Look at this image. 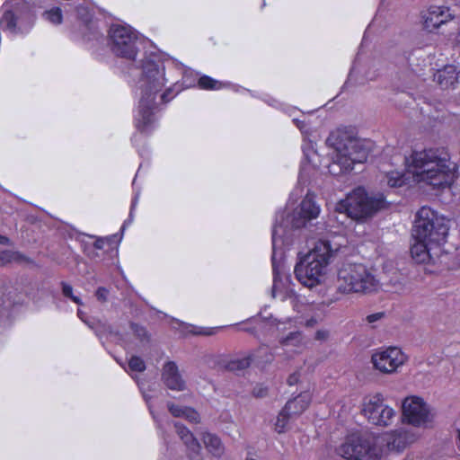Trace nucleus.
<instances>
[{
  "label": "nucleus",
  "mask_w": 460,
  "mask_h": 460,
  "mask_svg": "<svg viewBox=\"0 0 460 460\" xmlns=\"http://www.w3.org/2000/svg\"><path fill=\"white\" fill-rule=\"evenodd\" d=\"M411 253L416 262L423 263L428 260L439 258L442 253V246L433 245V243L429 241L414 240L411 247Z\"/></svg>",
  "instance_id": "nucleus-16"
},
{
  "label": "nucleus",
  "mask_w": 460,
  "mask_h": 460,
  "mask_svg": "<svg viewBox=\"0 0 460 460\" xmlns=\"http://www.w3.org/2000/svg\"><path fill=\"white\" fill-rule=\"evenodd\" d=\"M117 361L126 372H144L146 367L145 361L138 356H132L128 365L122 361Z\"/></svg>",
  "instance_id": "nucleus-27"
},
{
  "label": "nucleus",
  "mask_w": 460,
  "mask_h": 460,
  "mask_svg": "<svg viewBox=\"0 0 460 460\" xmlns=\"http://www.w3.org/2000/svg\"><path fill=\"white\" fill-rule=\"evenodd\" d=\"M312 395L309 392L301 393L299 395L289 400L284 406L285 412H288L293 419L301 415L309 406Z\"/></svg>",
  "instance_id": "nucleus-23"
},
{
  "label": "nucleus",
  "mask_w": 460,
  "mask_h": 460,
  "mask_svg": "<svg viewBox=\"0 0 460 460\" xmlns=\"http://www.w3.org/2000/svg\"><path fill=\"white\" fill-rule=\"evenodd\" d=\"M406 172L391 171L386 173L387 184L392 188L410 185L411 181L432 189L449 186L455 178V167L438 150L415 151L405 157Z\"/></svg>",
  "instance_id": "nucleus-3"
},
{
  "label": "nucleus",
  "mask_w": 460,
  "mask_h": 460,
  "mask_svg": "<svg viewBox=\"0 0 460 460\" xmlns=\"http://www.w3.org/2000/svg\"><path fill=\"white\" fill-rule=\"evenodd\" d=\"M378 444L385 447L387 453H402L416 440L415 434L404 428H400L377 436Z\"/></svg>",
  "instance_id": "nucleus-14"
},
{
  "label": "nucleus",
  "mask_w": 460,
  "mask_h": 460,
  "mask_svg": "<svg viewBox=\"0 0 460 460\" xmlns=\"http://www.w3.org/2000/svg\"><path fill=\"white\" fill-rule=\"evenodd\" d=\"M137 385L142 393V395L148 406V409H149V411L154 419V420L155 421L156 423V426H157V429L159 430V433H160V436L164 438V429L165 428L169 427L171 425V422L169 421V420L166 418L165 415H163V414H160L158 412H156L155 409V405L154 403L152 402V398L154 397L153 395L149 394V392L153 391L150 387V385H148V389L146 387V382L144 381H140V380H137Z\"/></svg>",
  "instance_id": "nucleus-19"
},
{
  "label": "nucleus",
  "mask_w": 460,
  "mask_h": 460,
  "mask_svg": "<svg viewBox=\"0 0 460 460\" xmlns=\"http://www.w3.org/2000/svg\"><path fill=\"white\" fill-rule=\"evenodd\" d=\"M25 257L13 251H3L0 252V266L7 265L12 262H20L24 261Z\"/></svg>",
  "instance_id": "nucleus-28"
},
{
  "label": "nucleus",
  "mask_w": 460,
  "mask_h": 460,
  "mask_svg": "<svg viewBox=\"0 0 460 460\" xmlns=\"http://www.w3.org/2000/svg\"><path fill=\"white\" fill-rule=\"evenodd\" d=\"M384 315H385V314L383 312H378V313L371 314H368L366 317V321L368 323H374L381 320L384 317Z\"/></svg>",
  "instance_id": "nucleus-36"
},
{
  "label": "nucleus",
  "mask_w": 460,
  "mask_h": 460,
  "mask_svg": "<svg viewBox=\"0 0 460 460\" xmlns=\"http://www.w3.org/2000/svg\"><path fill=\"white\" fill-rule=\"evenodd\" d=\"M176 66L181 73V81L177 80L161 94V101L164 103L172 101L182 90L195 86L197 83L199 86L204 90H219L223 86L221 82L214 80L208 75L198 78V75L194 71L186 68L181 63L176 64Z\"/></svg>",
  "instance_id": "nucleus-10"
},
{
  "label": "nucleus",
  "mask_w": 460,
  "mask_h": 460,
  "mask_svg": "<svg viewBox=\"0 0 460 460\" xmlns=\"http://www.w3.org/2000/svg\"><path fill=\"white\" fill-rule=\"evenodd\" d=\"M295 191L302 192V189L299 186H297L296 187Z\"/></svg>",
  "instance_id": "nucleus-48"
},
{
  "label": "nucleus",
  "mask_w": 460,
  "mask_h": 460,
  "mask_svg": "<svg viewBox=\"0 0 460 460\" xmlns=\"http://www.w3.org/2000/svg\"><path fill=\"white\" fill-rule=\"evenodd\" d=\"M337 250L330 241L320 239L306 253L299 252L294 267L296 280L309 288L323 285L329 279L332 259Z\"/></svg>",
  "instance_id": "nucleus-5"
},
{
  "label": "nucleus",
  "mask_w": 460,
  "mask_h": 460,
  "mask_svg": "<svg viewBox=\"0 0 460 460\" xmlns=\"http://www.w3.org/2000/svg\"><path fill=\"white\" fill-rule=\"evenodd\" d=\"M436 412L423 398L410 395L402 402V421L416 428H428L432 425Z\"/></svg>",
  "instance_id": "nucleus-11"
},
{
  "label": "nucleus",
  "mask_w": 460,
  "mask_h": 460,
  "mask_svg": "<svg viewBox=\"0 0 460 460\" xmlns=\"http://www.w3.org/2000/svg\"><path fill=\"white\" fill-rule=\"evenodd\" d=\"M162 380L165 386L172 391H184L185 381L182 379L175 362L168 361L164 365Z\"/></svg>",
  "instance_id": "nucleus-18"
},
{
  "label": "nucleus",
  "mask_w": 460,
  "mask_h": 460,
  "mask_svg": "<svg viewBox=\"0 0 460 460\" xmlns=\"http://www.w3.org/2000/svg\"><path fill=\"white\" fill-rule=\"evenodd\" d=\"M43 17L49 22L55 25L61 24L63 22L62 11L59 7H53L47 10L43 13Z\"/></svg>",
  "instance_id": "nucleus-32"
},
{
  "label": "nucleus",
  "mask_w": 460,
  "mask_h": 460,
  "mask_svg": "<svg viewBox=\"0 0 460 460\" xmlns=\"http://www.w3.org/2000/svg\"><path fill=\"white\" fill-rule=\"evenodd\" d=\"M448 220L429 207H422L416 214L412 228V238L429 241L433 245L443 246L447 241Z\"/></svg>",
  "instance_id": "nucleus-8"
},
{
  "label": "nucleus",
  "mask_w": 460,
  "mask_h": 460,
  "mask_svg": "<svg viewBox=\"0 0 460 460\" xmlns=\"http://www.w3.org/2000/svg\"><path fill=\"white\" fill-rule=\"evenodd\" d=\"M292 322L293 321L290 318H287L285 322H281L272 318L261 320L259 317H252L250 320H247L240 323V325L243 326L241 328L242 330L253 333L256 332L257 330L264 328L266 326H269L270 329H276L277 331H284L286 330V327L281 326L285 325L286 323L291 325Z\"/></svg>",
  "instance_id": "nucleus-20"
},
{
  "label": "nucleus",
  "mask_w": 460,
  "mask_h": 460,
  "mask_svg": "<svg viewBox=\"0 0 460 460\" xmlns=\"http://www.w3.org/2000/svg\"><path fill=\"white\" fill-rule=\"evenodd\" d=\"M386 206L387 202L383 193L369 195L364 188L358 187L336 204V210L346 213L354 220L364 221Z\"/></svg>",
  "instance_id": "nucleus-7"
},
{
  "label": "nucleus",
  "mask_w": 460,
  "mask_h": 460,
  "mask_svg": "<svg viewBox=\"0 0 460 460\" xmlns=\"http://www.w3.org/2000/svg\"><path fill=\"white\" fill-rule=\"evenodd\" d=\"M77 314H78V317L83 321L86 324H88L89 326L90 325V323L88 321H86V319L84 318L85 314L81 310V309H78L77 311Z\"/></svg>",
  "instance_id": "nucleus-43"
},
{
  "label": "nucleus",
  "mask_w": 460,
  "mask_h": 460,
  "mask_svg": "<svg viewBox=\"0 0 460 460\" xmlns=\"http://www.w3.org/2000/svg\"><path fill=\"white\" fill-rule=\"evenodd\" d=\"M132 186H133V189H134V196H133V199H132V201H131V206H130V211H129V215H128V218L127 220L124 221L122 226H121V231L123 232L125 230V228L130 225L133 221V218H134V210L136 209L137 208V205L138 203V199H139V196H140V192L138 190H136V178L134 179L133 182H132Z\"/></svg>",
  "instance_id": "nucleus-30"
},
{
  "label": "nucleus",
  "mask_w": 460,
  "mask_h": 460,
  "mask_svg": "<svg viewBox=\"0 0 460 460\" xmlns=\"http://www.w3.org/2000/svg\"><path fill=\"white\" fill-rule=\"evenodd\" d=\"M304 158L301 162L300 172L298 175V184L306 180L311 171L316 170L322 164L321 157L317 153L312 141L304 139L302 144Z\"/></svg>",
  "instance_id": "nucleus-15"
},
{
  "label": "nucleus",
  "mask_w": 460,
  "mask_h": 460,
  "mask_svg": "<svg viewBox=\"0 0 460 460\" xmlns=\"http://www.w3.org/2000/svg\"><path fill=\"white\" fill-rule=\"evenodd\" d=\"M203 442L207 450L215 457H221L225 453V447L220 438L211 433L203 435Z\"/></svg>",
  "instance_id": "nucleus-26"
},
{
  "label": "nucleus",
  "mask_w": 460,
  "mask_h": 460,
  "mask_svg": "<svg viewBox=\"0 0 460 460\" xmlns=\"http://www.w3.org/2000/svg\"><path fill=\"white\" fill-rule=\"evenodd\" d=\"M174 427L177 434L185 444L190 457L199 456L201 450V446L189 429L179 422H175Z\"/></svg>",
  "instance_id": "nucleus-24"
},
{
  "label": "nucleus",
  "mask_w": 460,
  "mask_h": 460,
  "mask_svg": "<svg viewBox=\"0 0 460 460\" xmlns=\"http://www.w3.org/2000/svg\"><path fill=\"white\" fill-rule=\"evenodd\" d=\"M408 355L398 346H384L376 349L371 356L373 367L385 375H392L403 367Z\"/></svg>",
  "instance_id": "nucleus-13"
},
{
  "label": "nucleus",
  "mask_w": 460,
  "mask_h": 460,
  "mask_svg": "<svg viewBox=\"0 0 460 460\" xmlns=\"http://www.w3.org/2000/svg\"><path fill=\"white\" fill-rule=\"evenodd\" d=\"M460 79V69L455 65H447L434 74V80L442 88L454 86Z\"/></svg>",
  "instance_id": "nucleus-21"
},
{
  "label": "nucleus",
  "mask_w": 460,
  "mask_h": 460,
  "mask_svg": "<svg viewBox=\"0 0 460 460\" xmlns=\"http://www.w3.org/2000/svg\"><path fill=\"white\" fill-rule=\"evenodd\" d=\"M328 332L325 330H319L315 333V339L323 341L328 337Z\"/></svg>",
  "instance_id": "nucleus-39"
},
{
  "label": "nucleus",
  "mask_w": 460,
  "mask_h": 460,
  "mask_svg": "<svg viewBox=\"0 0 460 460\" xmlns=\"http://www.w3.org/2000/svg\"><path fill=\"white\" fill-rule=\"evenodd\" d=\"M109 241V238H100L98 240L95 241L94 243V247L98 250H101L104 247V244L106 242Z\"/></svg>",
  "instance_id": "nucleus-40"
},
{
  "label": "nucleus",
  "mask_w": 460,
  "mask_h": 460,
  "mask_svg": "<svg viewBox=\"0 0 460 460\" xmlns=\"http://www.w3.org/2000/svg\"><path fill=\"white\" fill-rule=\"evenodd\" d=\"M293 418L289 416L288 412H285V410L282 409L279 414L278 415L275 429L279 433H283L288 429V423L292 420Z\"/></svg>",
  "instance_id": "nucleus-31"
},
{
  "label": "nucleus",
  "mask_w": 460,
  "mask_h": 460,
  "mask_svg": "<svg viewBox=\"0 0 460 460\" xmlns=\"http://www.w3.org/2000/svg\"><path fill=\"white\" fill-rule=\"evenodd\" d=\"M107 44L115 56L133 61L134 70H139L134 90L137 98L134 121L137 130L149 133L156 123V94L168 81L163 56L155 51H145L143 58L137 61L142 40L137 31L127 24H112L108 31Z\"/></svg>",
  "instance_id": "nucleus-1"
},
{
  "label": "nucleus",
  "mask_w": 460,
  "mask_h": 460,
  "mask_svg": "<svg viewBox=\"0 0 460 460\" xmlns=\"http://www.w3.org/2000/svg\"><path fill=\"white\" fill-rule=\"evenodd\" d=\"M354 69H355V66H353L352 70L350 71V74H349V78L352 76V73H353Z\"/></svg>",
  "instance_id": "nucleus-50"
},
{
  "label": "nucleus",
  "mask_w": 460,
  "mask_h": 460,
  "mask_svg": "<svg viewBox=\"0 0 460 460\" xmlns=\"http://www.w3.org/2000/svg\"><path fill=\"white\" fill-rule=\"evenodd\" d=\"M62 292L65 296L69 297L75 304H82L81 299L73 294V288L69 284L65 282L62 283Z\"/></svg>",
  "instance_id": "nucleus-34"
},
{
  "label": "nucleus",
  "mask_w": 460,
  "mask_h": 460,
  "mask_svg": "<svg viewBox=\"0 0 460 460\" xmlns=\"http://www.w3.org/2000/svg\"><path fill=\"white\" fill-rule=\"evenodd\" d=\"M266 349H267L266 348H260L259 350L257 351V353L261 355V354L264 353L266 351Z\"/></svg>",
  "instance_id": "nucleus-46"
},
{
  "label": "nucleus",
  "mask_w": 460,
  "mask_h": 460,
  "mask_svg": "<svg viewBox=\"0 0 460 460\" xmlns=\"http://www.w3.org/2000/svg\"><path fill=\"white\" fill-rule=\"evenodd\" d=\"M298 380H299V374H298V373H296V372H295V373L291 374V375L288 376V384L289 385H296V384H297Z\"/></svg>",
  "instance_id": "nucleus-38"
},
{
  "label": "nucleus",
  "mask_w": 460,
  "mask_h": 460,
  "mask_svg": "<svg viewBox=\"0 0 460 460\" xmlns=\"http://www.w3.org/2000/svg\"><path fill=\"white\" fill-rule=\"evenodd\" d=\"M253 359L251 357L235 358L226 364V368L230 371H238L248 367Z\"/></svg>",
  "instance_id": "nucleus-29"
},
{
  "label": "nucleus",
  "mask_w": 460,
  "mask_h": 460,
  "mask_svg": "<svg viewBox=\"0 0 460 460\" xmlns=\"http://www.w3.org/2000/svg\"><path fill=\"white\" fill-rule=\"evenodd\" d=\"M380 288V281L362 263L344 262L338 269L337 288L340 293L368 294Z\"/></svg>",
  "instance_id": "nucleus-6"
},
{
  "label": "nucleus",
  "mask_w": 460,
  "mask_h": 460,
  "mask_svg": "<svg viewBox=\"0 0 460 460\" xmlns=\"http://www.w3.org/2000/svg\"><path fill=\"white\" fill-rule=\"evenodd\" d=\"M457 439H458L459 448H460V429H458Z\"/></svg>",
  "instance_id": "nucleus-49"
},
{
  "label": "nucleus",
  "mask_w": 460,
  "mask_h": 460,
  "mask_svg": "<svg viewBox=\"0 0 460 460\" xmlns=\"http://www.w3.org/2000/svg\"><path fill=\"white\" fill-rule=\"evenodd\" d=\"M130 327H131V331L134 333V335L141 342H143L146 340L147 341V339H148L147 332L144 327L139 326L138 324H136V323H131Z\"/></svg>",
  "instance_id": "nucleus-33"
},
{
  "label": "nucleus",
  "mask_w": 460,
  "mask_h": 460,
  "mask_svg": "<svg viewBox=\"0 0 460 460\" xmlns=\"http://www.w3.org/2000/svg\"><path fill=\"white\" fill-rule=\"evenodd\" d=\"M9 243H10V240L6 236H4V235L0 234V243H2V244H9Z\"/></svg>",
  "instance_id": "nucleus-44"
},
{
  "label": "nucleus",
  "mask_w": 460,
  "mask_h": 460,
  "mask_svg": "<svg viewBox=\"0 0 460 460\" xmlns=\"http://www.w3.org/2000/svg\"><path fill=\"white\" fill-rule=\"evenodd\" d=\"M109 290L105 288H99L96 290V296L100 301H105L107 299Z\"/></svg>",
  "instance_id": "nucleus-37"
},
{
  "label": "nucleus",
  "mask_w": 460,
  "mask_h": 460,
  "mask_svg": "<svg viewBox=\"0 0 460 460\" xmlns=\"http://www.w3.org/2000/svg\"><path fill=\"white\" fill-rule=\"evenodd\" d=\"M455 41H456V44H460V29H459V31L457 33V36L455 39Z\"/></svg>",
  "instance_id": "nucleus-45"
},
{
  "label": "nucleus",
  "mask_w": 460,
  "mask_h": 460,
  "mask_svg": "<svg viewBox=\"0 0 460 460\" xmlns=\"http://www.w3.org/2000/svg\"><path fill=\"white\" fill-rule=\"evenodd\" d=\"M280 344L289 357L300 354L306 347V341L300 332H291L287 337L280 340Z\"/></svg>",
  "instance_id": "nucleus-22"
},
{
  "label": "nucleus",
  "mask_w": 460,
  "mask_h": 460,
  "mask_svg": "<svg viewBox=\"0 0 460 460\" xmlns=\"http://www.w3.org/2000/svg\"><path fill=\"white\" fill-rule=\"evenodd\" d=\"M294 123L296 124V126L302 131V133H305V124L304 121L302 120H299L297 119H293Z\"/></svg>",
  "instance_id": "nucleus-41"
},
{
  "label": "nucleus",
  "mask_w": 460,
  "mask_h": 460,
  "mask_svg": "<svg viewBox=\"0 0 460 460\" xmlns=\"http://www.w3.org/2000/svg\"><path fill=\"white\" fill-rule=\"evenodd\" d=\"M253 393H254L255 396H257V397H262L266 394L265 389H262V388H260L258 390L254 389Z\"/></svg>",
  "instance_id": "nucleus-42"
},
{
  "label": "nucleus",
  "mask_w": 460,
  "mask_h": 460,
  "mask_svg": "<svg viewBox=\"0 0 460 460\" xmlns=\"http://www.w3.org/2000/svg\"><path fill=\"white\" fill-rule=\"evenodd\" d=\"M167 408L170 413L175 418H183L190 423L195 424L199 423L200 420L199 412L191 407L179 406L169 402H167Z\"/></svg>",
  "instance_id": "nucleus-25"
},
{
  "label": "nucleus",
  "mask_w": 460,
  "mask_h": 460,
  "mask_svg": "<svg viewBox=\"0 0 460 460\" xmlns=\"http://www.w3.org/2000/svg\"><path fill=\"white\" fill-rule=\"evenodd\" d=\"M130 374V376H132L134 379H136V381H137L138 379H137L136 376H133V374H131L132 372H128Z\"/></svg>",
  "instance_id": "nucleus-51"
},
{
  "label": "nucleus",
  "mask_w": 460,
  "mask_h": 460,
  "mask_svg": "<svg viewBox=\"0 0 460 460\" xmlns=\"http://www.w3.org/2000/svg\"><path fill=\"white\" fill-rule=\"evenodd\" d=\"M326 143L333 148L332 163L328 165V171L333 176L349 173L353 170L354 164L365 163L368 157L371 144L340 128L330 134Z\"/></svg>",
  "instance_id": "nucleus-4"
},
{
  "label": "nucleus",
  "mask_w": 460,
  "mask_h": 460,
  "mask_svg": "<svg viewBox=\"0 0 460 460\" xmlns=\"http://www.w3.org/2000/svg\"><path fill=\"white\" fill-rule=\"evenodd\" d=\"M347 460H381L385 447L378 444L377 436L352 432L348 434L335 449Z\"/></svg>",
  "instance_id": "nucleus-9"
},
{
  "label": "nucleus",
  "mask_w": 460,
  "mask_h": 460,
  "mask_svg": "<svg viewBox=\"0 0 460 460\" xmlns=\"http://www.w3.org/2000/svg\"><path fill=\"white\" fill-rule=\"evenodd\" d=\"M221 327H215V328H202V327H196L191 326V332L194 334H202V335H212L215 334L217 329H220Z\"/></svg>",
  "instance_id": "nucleus-35"
},
{
  "label": "nucleus",
  "mask_w": 460,
  "mask_h": 460,
  "mask_svg": "<svg viewBox=\"0 0 460 460\" xmlns=\"http://www.w3.org/2000/svg\"><path fill=\"white\" fill-rule=\"evenodd\" d=\"M453 19V14L447 6H430L423 15L424 27L431 31Z\"/></svg>",
  "instance_id": "nucleus-17"
},
{
  "label": "nucleus",
  "mask_w": 460,
  "mask_h": 460,
  "mask_svg": "<svg viewBox=\"0 0 460 460\" xmlns=\"http://www.w3.org/2000/svg\"><path fill=\"white\" fill-rule=\"evenodd\" d=\"M320 213L321 207L316 202L315 196L311 192L305 195L300 204L293 209L292 212H288L286 209L277 212L271 234V262L273 271L272 295L274 297H279L282 301L287 299L294 301L296 299L291 276L286 272L285 267L281 261L283 255V237L288 228L289 226L294 228L305 226L307 223L316 219Z\"/></svg>",
  "instance_id": "nucleus-2"
},
{
  "label": "nucleus",
  "mask_w": 460,
  "mask_h": 460,
  "mask_svg": "<svg viewBox=\"0 0 460 460\" xmlns=\"http://www.w3.org/2000/svg\"><path fill=\"white\" fill-rule=\"evenodd\" d=\"M361 412L369 423L378 427L392 425L396 417L395 410L385 402V398L380 393L364 398Z\"/></svg>",
  "instance_id": "nucleus-12"
},
{
  "label": "nucleus",
  "mask_w": 460,
  "mask_h": 460,
  "mask_svg": "<svg viewBox=\"0 0 460 460\" xmlns=\"http://www.w3.org/2000/svg\"><path fill=\"white\" fill-rule=\"evenodd\" d=\"M276 103H277V101L273 100V99H271V102H269V104L272 105V106H275Z\"/></svg>",
  "instance_id": "nucleus-47"
}]
</instances>
